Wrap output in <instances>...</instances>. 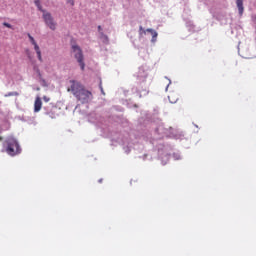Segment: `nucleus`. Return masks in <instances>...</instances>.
Here are the masks:
<instances>
[{"label":"nucleus","instance_id":"nucleus-8","mask_svg":"<svg viewBox=\"0 0 256 256\" xmlns=\"http://www.w3.org/2000/svg\"><path fill=\"white\" fill-rule=\"evenodd\" d=\"M43 103L41 102V98H36L35 103H34V111L35 113H39L41 111Z\"/></svg>","mask_w":256,"mask_h":256},{"label":"nucleus","instance_id":"nucleus-2","mask_svg":"<svg viewBox=\"0 0 256 256\" xmlns=\"http://www.w3.org/2000/svg\"><path fill=\"white\" fill-rule=\"evenodd\" d=\"M2 153H7L10 157H15L21 153L19 141L13 137H7L2 143Z\"/></svg>","mask_w":256,"mask_h":256},{"label":"nucleus","instance_id":"nucleus-1","mask_svg":"<svg viewBox=\"0 0 256 256\" xmlns=\"http://www.w3.org/2000/svg\"><path fill=\"white\" fill-rule=\"evenodd\" d=\"M67 91L72 93L82 105H86L93 101V93L87 90L81 82L70 80V87H68Z\"/></svg>","mask_w":256,"mask_h":256},{"label":"nucleus","instance_id":"nucleus-3","mask_svg":"<svg viewBox=\"0 0 256 256\" xmlns=\"http://www.w3.org/2000/svg\"><path fill=\"white\" fill-rule=\"evenodd\" d=\"M72 52L74 53L75 59H77V62L79 63L81 70H85V62H83V50H81V47L77 45H72Z\"/></svg>","mask_w":256,"mask_h":256},{"label":"nucleus","instance_id":"nucleus-7","mask_svg":"<svg viewBox=\"0 0 256 256\" xmlns=\"http://www.w3.org/2000/svg\"><path fill=\"white\" fill-rule=\"evenodd\" d=\"M236 7L238 9L240 17H243V13L245 11V7L243 6V0H236Z\"/></svg>","mask_w":256,"mask_h":256},{"label":"nucleus","instance_id":"nucleus-14","mask_svg":"<svg viewBox=\"0 0 256 256\" xmlns=\"http://www.w3.org/2000/svg\"><path fill=\"white\" fill-rule=\"evenodd\" d=\"M67 3L73 7L75 5V0H68Z\"/></svg>","mask_w":256,"mask_h":256},{"label":"nucleus","instance_id":"nucleus-18","mask_svg":"<svg viewBox=\"0 0 256 256\" xmlns=\"http://www.w3.org/2000/svg\"><path fill=\"white\" fill-rule=\"evenodd\" d=\"M0 141H3V137L0 136Z\"/></svg>","mask_w":256,"mask_h":256},{"label":"nucleus","instance_id":"nucleus-9","mask_svg":"<svg viewBox=\"0 0 256 256\" xmlns=\"http://www.w3.org/2000/svg\"><path fill=\"white\" fill-rule=\"evenodd\" d=\"M34 3H35V5H36V7L38 8V10L43 13V15H44L45 13H47V11H45V10L43 9V6H41V0H35Z\"/></svg>","mask_w":256,"mask_h":256},{"label":"nucleus","instance_id":"nucleus-13","mask_svg":"<svg viewBox=\"0 0 256 256\" xmlns=\"http://www.w3.org/2000/svg\"><path fill=\"white\" fill-rule=\"evenodd\" d=\"M3 26L7 27L8 29H13V26L11 24L7 23V22H4Z\"/></svg>","mask_w":256,"mask_h":256},{"label":"nucleus","instance_id":"nucleus-12","mask_svg":"<svg viewBox=\"0 0 256 256\" xmlns=\"http://www.w3.org/2000/svg\"><path fill=\"white\" fill-rule=\"evenodd\" d=\"M157 133H165V130L163 128V126H159L157 129H156Z\"/></svg>","mask_w":256,"mask_h":256},{"label":"nucleus","instance_id":"nucleus-17","mask_svg":"<svg viewBox=\"0 0 256 256\" xmlns=\"http://www.w3.org/2000/svg\"><path fill=\"white\" fill-rule=\"evenodd\" d=\"M100 89H101V91H102V93H103V87L100 86Z\"/></svg>","mask_w":256,"mask_h":256},{"label":"nucleus","instance_id":"nucleus-11","mask_svg":"<svg viewBox=\"0 0 256 256\" xmlns=\"http://www.w3.org/2000/svg\"><path fill=\"white\" fill-rule=\"evenodd\" d=\"M51 119H57V114L55 111L51 110L50 112L47 113Z\"/></svg>","mask_w":256,"mask_h":256},{"label":"nucleus","instance_id":"nucleus-5","mask_svg":"<svg viewBox=\"0 0 256 256\" xmlns=\"http://www.w3.org/2000/svg\"><path fill=\"white\" fill-rule=\"evenodd\" d=\"M28 38L30 39V42L34 45V50L36 51V55L40 63H43V57L41 56V48H39V45L35 41V38L31 36V34H28Z\"/></svg>","mask_w":256,"mask_h":256},{"label":"nucleus","instance_id":"nucleus-15","mask_svg":"<svg viewBox=\"0 0 256 256\" xmlns=\"http://www.w3.org/2000/svg\"><path fill=\"white\" fill-rule=\"evenodd\" d=\"M43 101H45L46 103H49L50 99H49V97L44 96V97H43Z\"/></svg>","mask_w":256,"mask_h":256},{"label":"nucleus","instance_id":"nucleus-16","mask_svg":"<svg viewBox=\"0 0 256 256\" xmlns=\"http://www.w3.org/2000/svg\"><path fill=\"white\" fill-rule=\"evenodd\" d=\"M98 31H99V32H101V31H102L101 26H98Z\"/></svg>","mask_w":256,"mask_h":256},{"label":"nucleus","instance_id":"nucleus-4","mask_svg":"<svg viewBox=\"0 0 256 256\" xmlns=\"http://www.w3.org/2000/svg\"><path fill=\"white\" fill-rule=\"evenodd\" d=\"M44 23L51 29V31H55L57 29V22L53 19V16L49 12H44L42 15Z\"/></svg>","mask_w":256,"mask_h":256},{"label":"nucleus","instance_id":"nucleus-6","mask_svg":"<svg viewBox=\"0 0 256 256\" xmlns=\"http://www.w3.org/2000/svg\"><path fill=\"white\" fill-rule=\"evenodd\" d=\"M139 31H140V35H146L147 33H151L152 35V43H155V41H157V31L151 29V28H148L146 30H143V26H140L139 27Z\"/></svg>","mask_w":256,"mask_h":256},{"label":"nucleus","instance_id":"nucleus-10","mask_svg":"<svg viewBox=\"0 0 256 256\" xmlns=\"http://www.w3.org/2000/svg\"><path fill=\"white\" fill-rule=\"evenodd\" d=\"M4 97H19V92H9Z\"/></svg>","mask_w":256,"mask_h":256}]
</instances>
